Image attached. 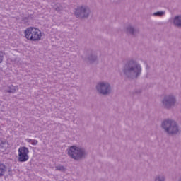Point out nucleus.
Listing matches in <instances>:
<instances>
[{"label":"nucleus","mask_w":181,"mask_h":181,"mask_svg":"<svg viewBox=\"0 0 181 181\" xmlns=\"http://www.w3.org/2000/svg\"><path fill=\"white\" fill-rule=\"evenodd\" d=\"M25 37L31 42H38L42 39V31L36 28L30 27L24 32Z\"/></svg>","instance_id":"1"},{"label":"nucleus","mask_w":181,"mask_h":181,"mask_svg":"<svg viewBox=\"0 0 181 181\" xmlns=\"http://www.w3.org/2000/svg\"><path fill=\"white\" fill-rule=\"evenodd\" d=\"M162 127L165 129L166 132L171 135H174V134H177V132H179L177 124H176V122L173 120L168 119L164 121L162 124Z\"/></svg>","instance_id":"2"},{"label":"nucleus","mask_w":181,"mask_h":181,"mask_svg":"<svg viewBox=\"0 0 181 181\" xmlns=\"http://www.w3.org/2000/svg\"><path fill=\"white\" fill-rule=\"evenodd\" d=\"M68 155L71 156L72 159L78 160V159H81V158L84 156V151L78 147L73 146L68 150Z\"/></svg>","instance_id":"3"},{"label":"nucleus","mask_w":181,"mask_h":181,"mask_svg":"<svg viewBox=\"0 0 181 181\" xmlns=\"http://www.w3.org/2000/svg\"><path fill=\"white\" fill-rule=\"evenodd\" d=\"M18 162H28L29 160V148L20 147L18 151Z\"/></svg>","instance_id":"4"},{"label":"nucleus","mask_w":181,"mask_h":181,"mask_svg":"<svg viewBox=\"0 0 181 181\" xmlns=\"http://www.w3.org/2000/svg\"><path fill=\"white\" fill-rule=\"evenodd\" d=\"M96 88L100 94H103L104 95L111 91V87H110V84L108 83H100L97 85Z\"/></svg>","instance_id":"5"},{"label":"nucleus","mask_w":181,"mask_h":181,"mask_svg":"<svg viewBox=\"0 0 181 181\" xmlns=\"http://www.w3.org/2000/svg\"><path fill=\"white\" fill-rule=\"evenodd\" d=\"M88 13H90V10L87 7H80L78 8L75 11V15L76 18H87L88 16Z\"/></svg>","instance_id":"6"},{"label":"nucleus","mask_w":181,"mask_h":181,"mask_svg":"<svg viewBox=\"0 0 181 181\" xmlns=\"http://www.w3.org/2000/svg\"><path fill=\"white\" fill-rule=\"evenodd\" d=\"M176 100L173 97H168L163 100V103L168 107V105H173L175 104Z\"/></svg>","instance_id":"7"},{"label":"nucleus","mask_w":181,"mask_h":181,"mask_svg":"<svg viewBox=\"0 0 181 181\" xmlns=\"http://www.w3.org/2000/svg\"><path fill=\"white\" fill-rule=\"evenodd\" d=\"M174 23L176 26H181V16H176L174 19Z\"/></svg>","instance_id":"8"},{"label":"nucleus","mask_w":181,"mask_h":181,"mask_svg":"<svg viewBox=\"0 0 181 181\" xmlns=\"http://www.w3.org/2000/svg\"><path fill=\"white\" fill-rule=\"evenodd\" d=\"M130 70H134L136 73H137V76L141 74V66L136 65L135 68H132Z\"/></svg>","instance_id":"9"},{"label":"nucleus","mask_w":181,"mask_h":181,"mask_svg":"<svg viewBox=\"0 0 181 181\" xmlns=\"http://www.w3.org/2000/svg\"><path fill=\"white\" fill-rule=\"evenodd\" d=\"M5 169H6V167L4 164H0V176H2L4 173H5Z\"/></svg>","instance_id":"10"},{"label":"nucleus","mask_w":181,"mask_h":181,"mask_svg":"<svg viewBox=\"0 0 181 181\" xmlns=\"http://www.w3.org/2000/svg\"><path fill=\"white\" fill-rule=\"evenodd\" d=\"M164 14H165V12L163 11H158L153 13L155 16H162V15H164Z\"/></svg>","instance_id":"11"},{"label":"nucleus","mask_w":181,"mask_h":181,"mask_svg":"<svg viewBox=\"0 0 181 181\" xmlns=\"http://www.w3.org/2000/svg\"><path fill=\"white\" fill-rule=\"evenodd\" d=\"M13 88H11L10 90H8V93H15V91H16V90L18 89V88L16 87H13L12 86Z\"/></svg>","instance_id":"12"},{"label":"nucleus","mask_w":181,"mask_h":181,"mask_svg":"<svg viewBox=\"0 0 181 181\" xmlns=\"http://www.w3.org/2000/svg\"><path fill=\"white\" fill-rule=\"evenodd\" d=\"M3 60H4V54L0 52V63H2Z\"/></svg>","instance_id":"13"},{"label":"nucleus","mask_w":181,"mask_h":181,"mask_svg":"<svg viewBox=\"0 0 181 181\" xmlns=\"http://www.w3.org/2000/svg\"><path fill=\"white\" fill-rule=\"evenodd\" d=\"M156 181H165V177H157L156 179Z\"/></svg>","instance_id":"14"},{"label":"nucleus","mask_w":181,"mask_h":181,"mask_svg":"<svg viewBox=\"0 0 181 181\" xmlns=\"http://www.w3.org/2000/svg\"><path fill=\"white\" fill-rule=\"evenodd\" d=\"M57 170H65L64 167L63 166H58L57 167Z\"/></svg>","instance_id":"15"},{"label":"nucleus","mask_w":181,"mask_h":181,"mask_svg":"<svg viewBox=\"0 0 181 181\" xmlns=\"http://www.w3.org/2000/svg\"><path fill=\"white\" fill-rule=\"evenodd\" d=\"M37 141H34V142L33 143V145H37Z\"/></svg>","instance_id":"16"},{"label":"nucleus","mask_w":181,"mask_h":181,"mask_svg":"<svg viewBox=\"0 0 181 181\" xmlns=\"http://www.w3.org/2000/svg\"><path fill=\"white\" fill-rule=\"evenodd\" d=\"M55 9H56L57 11H59V8H55Z\"/></svg>","instance_id":"17"}]
</instances>
